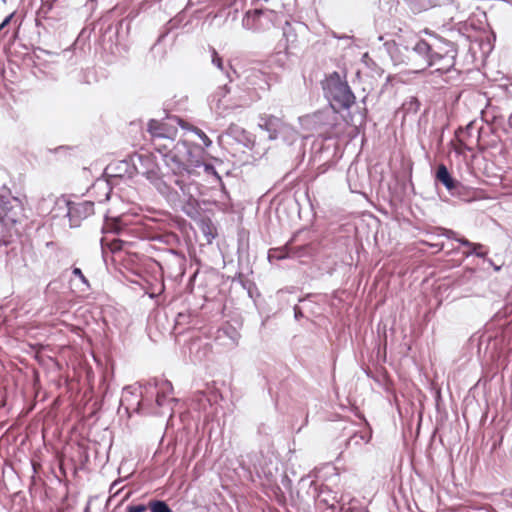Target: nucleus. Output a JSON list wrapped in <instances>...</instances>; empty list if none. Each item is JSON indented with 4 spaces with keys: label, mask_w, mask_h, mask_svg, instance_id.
Returning <instances> with one entry per match:
<instances>
[{
    "label": "nucleus",
    "mask_w": 512,
    "mask_h": 512,
    "mask_svg": "<svg viewBox=\"0 0 512 512\" xmlns=\"http://www.w3.org/2000/svg\"><path fill=\"white\" fill-rule=\"evenodd\" d=\"M424 34L426 38L414 37L405 43L385 41V50L396 66L404 65L413 71L435 67L437 72H449L456 63V44L428 30Z\"/></svg>",
    "instance_id": "obj_1"
},
{
    "label": "nucleus",
    "mask_w": 512,
    "mask_h": 512,
    "mask_svg": "<svg viewBox=\"0 0 512 512\" xmlns=\"http://www.w3.org/2000/svg\"><path fill=\"white\" fill-rule=\"evenodd\" d=\"M195 151L186 141H179L168 153L162 155V160L174 177L173 183L181 191L182 210L192 219L200 215L199 203L196 198L198 187L192 179L197 174L196 168L201 165Z\"/></svg>",
    "instance_id": "obj_2"
},
{
    "label": "nucleus",
    "mask_w": 512,
    "mask_h": 512,
    "mask_svg": "<svg viewBox=\"0 0 512 512\" xmlns=\"http://www.w3.org/2000/svg\"><path fill=\"white\" fill-rule=\"evenodd\" d=\"M324 95L334 111L348 110L355 103V95L347 81L333 72L322 83Z\"/></svg>",
    "instance_id": "obj_3"
},
{
    "label": "nucleus",
    "mask_w": 512,
    "mask_h": 512,
    "mask_svg": "<svg viewBox=\"0 0 512 512\" xmlns=\"http://www.w3.org/2000/svg\"><path fill=\"white\" fill-rule=\"evenodd\" d=\"M131 162L138 174L145 176L150 182H159L163 176L157 157L151 153H135Z\"/></svg>",
    "instance_id": "obj_4"
},
{
    "label": "nucleus",
    "mask_w": 512,
    "mask_h": 512,
    "mask_svg": "<svg viewBox=\"0 0 512 512\" xmlns=\"http://www.w3.org/2000/svg\"><path fill=\"white\" fill-rule=\"evenodd\" d=\"M58 206L65 213L69 219L70 227H77L82 219L94 213V203L91 201H83L80 203H73L67 199H61Z\"/></svg>",
    "instance_id": "obj_5"
},
{
    "label": "nucleus",
    "mask_w": 512,
    "mask_h": 512,
    "mask_svg": "<svg viewBox=\"0 0 512 512\" xmlns=\"http://www.w3.org/2000/svg\"><path fill=\"white\" fill-rule=\"evenodd\" d=\"M258 126L268 133L269 140L278 139V132L285 129L281 118L267 114L260 115Z\"/></svg>",
    "instance_id": "obj_6"
},
{
    "label": "nucleus",
    "mask_w": 512,
    "mask_h": 512,
    "mask_svg": "<svg viewBox=\"0 0 512 512\" xmlns=\"http://www.w3.org/2000/svg\"><path fill=\"white\" fill-rule=\"evenodd\" d=\"M435 178L445 186L451 195L459 194L462 185L458 180L452 177L444 164H440L437 167Z\"/></svg>",
    "instance_id": "obj_7"
},
{
    "label": "nucleus",
    "mask_w": 512,
    "mask_h": 512,
    "mask_svg": "<svg viewBox=\"0 0 512 512\" xmlns=\"http://www.w3.org/2000/svg\"><path fill=\"white\" fill-rule=\"evenodd\" d=\"M264 17L266 13L262 9L249 10L242 19V26L247 30L259 32L264 28Z\"/></svg>",
    "instance_id": "obj_8"
},
{
    "label": "nucleus",
    "mask_w": 512,
    "mask_h": 512,
    "mask_svg": "<svg viewBox=\"0 0 512 512\" xmlns=\"http://www.w3.org/2000/svg\"><path fill=\"white\" fill-rule=\"evenodd\" d=\"M171 129L175 132L174 125L155 119H151L148 123V131L153 138H170Z\"/></svg>",
    "instance_id": "obj_9"
},
{
    "label": "nucleus",
    "mask_w": 512,
    "mask_h": 512,
    "mask_svg": "<svg viewBox=\"0 0 512 512\" xmlns=\"http://www.w3.org/2000/svg\"><path fill=\"white\" fill-rule=\"evenodd\" d=\"M61 199H65L64 197H54L53 195H50L47 199H43L42 202L39 205V209L42 213L48 212L51 214L52 218L57 217H66L65 213L62 211V209L58 206V202Z\"/></svg>",
    "instance_id": "obj_10"
},
{
    "label": "nucleus",
    "mask_w": 512,
    "mask_h": 512,
    "mask_svg": "<svg viewBox=\"0 0 512 512\" xmlns=\"http://www.w3.org/2000/svg\"><path fill=\"white\" fill-rule=\"evenodd\" d=\"M317 504L319 506H326L331 512H334L338 504L337 494L330 489L322 488L317 497Z\"/></svg>",
    "instance_id": "obj_11"
},
{
    "label": "nucleus",
    "mask_w": 512,
    "mask_h": 512,
    "mask_svg": "<svg viewBox=\"0 0 512 512\" xmlns=\"http://www.w3.org/2000/svg\"><path fill=\"white\" fill-rule=\"evenodd\" d=\"M457 242H459L461 245H463V246H465L467 248H472V252H463V255L465 257H469L471 255H475V256H477L479 258H484L485 259V256L488 253V250L485 249L484 245H482L480 243H473V242L469 241L466 238L457 239Z\"/></svg>",
    "instance_id": "obj_12"
},
{
    "label": "nucleus",
    "mask_w": 512,
    "mask_h": 512,
    "mask_svg": "<svg viewBox=\"0 0 512 512\" xmlns=\"http://www.w3.org/2000/svg\"><path fill=\"white\" fill-rule=\"evenodd\" d=\"M298 252L294 251L289 245L279 248H272L268 252V259L270 262L273 260H283L292 256H298Z\"/></svg>",
    "instance_id": "obj_13"
},
{
    "label": "nucleus",
    "mask_w": 512,
    "mask_h": 512,
    "mask_svg": "<svg viewBox=\"0 0 512 512\" xmlns=\"http://www.w3.org/2000/svg\"><path fill=\"white\" fill-rule=\"evenodd\" d=\"M420 108V102L415 96H409L405 101L402 103L399 113H403V117H406L408 115H415Z\"/></svg>",
    "instance_id": "obj_14"
},
{
    "label": "nucleus",
    "mask_w": 512,
    "mask_h": 512,
    "mask_svg": "<svg viewBox=\"0 0 512 512\" xmlns=\"http://www.w3.org/2000/svg\"><path fill=\"white\" fill-rule=\"evenodd\" d=\"M284 128L278 132V138H281L284 142L293 143L297 138L296 130L289 124L284 122Z\"/></svg>",
    "instance_id": "obj_15"
},
{
    "label": "nucleus",
    "mask_w": 512,
    "mask_h": 512,
    "mask_svg": "<svg viewBox=\"0 0 512 512\" xmlns=\"http://www.w3.org/2000/svg\"><path fill=\"white\" fill-rule=\"evenodd\" d=\"M229 92V89L227 86L219 87L218 90L211 96L210 101L211 103H216V107L218 109L223 106V110L227 109L228 106L223 103V98L226 96V94Z\"/></svg>",
    "instance_id": "obj_16"
},
{
    "label": "nucleus",
    "mask_w": 512,
    "mask_h": 512,
    "mask_svg": "<svg viewBox=\"0 0 512 512\" xmlns=\"http://www.w3.org/2000/svg\"><path fill=\"white\" fill-rule=\"evenodd\" d=\"M186 143H187V144H188L192 149H195V150L197 149V151H195V155L198 157V159L200 160V163H201V165H200V166H198V167L196 168V173H197V174H196L195 176H198V175H199L198 169H199V168H203V169H204V171H205L207 174H213V175L217 176V178H218V179H220V176H218V174H217V172H216V170H215L214 166H213V165H211V164L204 163V162L201 160V158H200V154H201V150H200V148H199L198 146H193V145H191V144H190V143H188V142H186Z\"/></svg>",
    "instance_id": "obj_17"
},
{
    "label": "nucleus",
    "mask_w": 512,
    "mask_h": 512,
    "mask_svg": "<svg viewBox=\"0 0 512 512\" xmlns=\"http://www.w3.org/2000/svg\"><path fill=\"white\" fill-rule=\"evenodd\" d=\"M221 331L225 336L229 338L230 344L232 346L238 345L241 335L236 328H234L233 326H227L223 328Z\"/></svg>",
    "instance_id": "obj_18"
},
{
    "label": "nucleus",
    "mask_w": 512,
    "mask_h": 512,
    "mask_svg": "<svg viewBox=\"0 0 512 512\" xmlns=\"http://www.w3.org/2000/svg\"><path fill=\"white\" fill-rule=\"evenodd\" d=\"M151 512H173L169 505L163 500H151L148 503Z\"/></svg>",
    "instance_id": "obj_19"
},
{
    "label": "nucleus",
    "mask_w": 512,
    "mask_h": 512,
    "mask_svg": "<svg viewBox=\"0 0 512 512\" xmlns=\"http://www.w3.org/2000/svg\"><path fill=\"white\" fill-rule=\"evenodd\" d=\"M407 3L414 13H420L430 8L427 0H407Z\"/></svg>",
    "instance_id": "obj_20"
},
{
    "label": "nucleus",
    "mask_w": 512,
    "mask_h": 512,
    "mask_svg": "<svg viewBox=\"0 0 512 512\" xmlns=\"http://www.w3.org/2000/svg\"><path fill=\"white\" fill-rule=\"evenodd\" d=\"M94 187L98 190V191H101L103 192L104 194V198L99 200L100 202L102 201H106V200H109L110 198V193H111V186L109 184L108 181H105V180H98Z\"/></svg>",
    "instance_id": "obj_21"
},
{
    "label": "nucleus",
    "mask_w": 512,
    "mask_h": 512,
    "mask_svg": "<svg viewBox=\"0 0 512 512\" xmlns=\"http://www.w3.org/2000/svg\"><path fill=\"white\" fill-rule=\"evenodd\" d=\"M15 250L14 243L11 240L0 239V256L9 255Z\"/></svg>",
    "instance_id": "obj_22"
},
{
    "label": "nucleus",
    "mask_w": 512,
    "mask_h": 512,
    "mask_svg": "<svg viewBox=\"0 0 512 512\" xmlns=\"http://www.w3.org/2000/svg\"><path fill=\"white\" fill-rule=\"evenodd\" d=\"M106 228L113 233L119 234L122 230L121 221L116 218L106 222Z\"/></svg>",
    "instance_id": "obj_23"
},
{
    "label": "nucleus",
    "mask_w": 512,
    "mask_h": 512,
    "mask_svg": "<svg viewBox=\"0 0 512 512\" xmlns=\"http://www.w3.org/2000/svg\"><path fill=\"white\" fill-rule=\"evenodd\" d=\"M228 134L238 138L239 136H243L246 139V132L243 128L238 125L232 124L228 128Z\"/></svg>",
    "instance_id": "obj_24"
},
{
    "label": "nucleus",
    "mask_w": 512,
    "mask_h": 512,
    "mask_svg": "<svg viewBox=\"0 0 512 512\" xmlns=\"http://www.w3.org/2000/svg\"><path fill=\"white\" fill-rule=\"evenodd\" d=\"M195 133L197 136L202 140L205 147H209L212 144V141L209 139V137L200 129L196 128Z\"/></svg>",
    "instance_id": "obj_25"
},
{
    "label": "nucleus",
    "mask_w": 512,
    "mask_h": 512,
    "mask_svg": "<svg viewBox=\"0 0 512 512\" xmlns=\"http://www.w3.org/2000/svg\"><path fill=\"white\" fill-rule=\"evenodd\" d=\"M147 508H148V505L146 506L144 504H133V505L127 506L126 512H144V511H146Z\"/></svg>",
    "instance_id": "obj_26"
},
{
    "label": "nucleus",
    "mask_w": 512,
    "mask_h": 512,
    "mask_svg": "<svg viewBox=\"0 0 512 512\" xmlns=\"http://www.w3.org/2000/svg\"><path fill=\"white\" fill-rule=\"evenodd\" d=\"M212 63L220 70H223L222 58L218 55L215 49L212 52Z\"/></svg>",
    "instance_id": "obj_27"
},
{
    "label": "nucleus",
    "mask_w": 512,
    "mask_h": 512,
    "mask_svg": "<svg viewBox=\"0 0 512 512\" xmlns=\"http://www.w3.org/2000/svg\"><path fill=\"white\" fill-rule=\"evenodd\" d=\"M72 274L80 279V281L85 284L87 287H89V282L87 278L84 276L80 268L74 267L72 269Z\"/></svg>",
    "instance_id": "obj_28"
},
{
    "label": "nucleus",
    "mask_w": 512,
    "mask_h": 512,
    "mask_svg": "<svg viewBox=\"0 0 512 512\" xmlns=\"http://www.w3.org/2000/svg\"><path fill=\"white\" fill-rule=\"evenodd\" d=\"M441 231H442V235L445 236L448 239H454V240L457 241V239H461L462 238V237H457L456 232L451 230V229L441 228Z\"/></svg>",
    "instance_id": "obj_29"
},
{
    "label": "nucleus",
    "mask_w": 512,
    "mask_h": 512,
    "mask_svg": "<svg viewBox=\"0 0 512 512\" xmlns=\"http://www.w3.org/2000/svg\"><path fill=\"white\" fill-rule=\"evenodd\" d=\"M160 389V392H164L165 394L171 393L173 391L172 383L168 380H164L161 382Z\"/></svg>",
    "instance_id": "obj_30"
},
{
    "label": "nucleus",
    "mask_w": 512,
    "mask_h": 512,
    "mask_svg": "<svg viewBox=\"0 0 512 512\" xmlns=\"http://www.w3.org/2000/svg\"><path fill=\"white\" fill-rule=\"evenodd\" d=\"M166 394L164 392H158L156 397V403L159 407L165 404Z\"/></svg>",
    "instance_id": "obj_31"
},
{
    "label": "nucleus",
    "mask_w": 512,
    "mask_h": 512,
    "mask_svg": "<svg viewBox=\"0 0 512 512\" xmlns=\"http://www.w3.org/2000/svg\"><path fill=\"white\" fill-rule=\"evenodd\" d=\"M429 7L440 6L449 2V0H427Z\"/></svg>",
    "instance_id": "obj_32"
},
{
    "label": "nucleus",
    "mask_w": 512,
    "mask_h": 512,
    "mask_svg": "<svg viewBox=\"0 0 512 512\" xmlns=\"http://www.w3.org/2000/svg\"><path fill=\"white\" fill-rule=\"evenodd\" d=\"M13 13H11L10 15H8L7 17L4 18V20L1 22L0 24V31L2 29H4L11 21L12 17H13Z\"/></svg>",
    "instance_id": "obj_33"
},
{
    "label": "nucleus",
    "mask_w": 512,
    "mask_h": 512,
    "mask_svg": "<svg viewBox=\"0 0 512 512\" xmlns=\"http://www.w3.org/2000/svg\"><path fill=\"white\" fill-rule=\"evenodd\" d=\"M52 6H53V3L52 1L50 0H47V1H42V7H41V10H44L45 9V12L49 11L52 9Z\"/></svg>",
    "instance_id": "obj_34"
},
{
    "label": "nucleus",
    "mask_w": 512,
    "mask_h": 512,
    "mask_svg": "<svg viewBox=\"0 0 512 512\" xmlns=\"http://www.w3.org/2000/svg\"><path fill=\"white\" fill-rule=\"evenodd\" d=\"M293 310H294V317L296 320H299L300 318L303 317V312L300 307L294 306Z\"/></svg>",
    "instance_id": "obj_35"
},
{
    "label": "nucleus",
    "mask_w": 512,
    "mask_h": 512,
    "mask_svg": "<svg viewBox=\"0 0 512 512\" xmlns=\"http://www.w3.org/2000/svg\"><path fill=\"white\" fill-rule=\"evenodd\" d=\"M357 438H360V439H361L362 441H364V442H368V440H367V439H365L363 435L358 436V435H356V434H355L354 436H352V437L349 439L348 444H350L352 441H355V443H356V444H358Z\"/></svg>",
    "instance_id": "obj_36"
},
{
    "label": "nucleus",
    "mask_w": 512,
    "mask_h": 512,
    "mask_svg": "<svg viewBox=\"0 0 512 512\" xmlns=\"http://www.w3.org/2000/svg\"><path fill=\"white\" fill-rule=\"evenodd\" d=\"M485 261H486L490 266H492V267H493V269H494L496 272H498V271H500V270H501V265H496V264H494V263H493V261H492L491 259H485Z\"/></svg>",
    "instance_id": "obj_37"
},
{
    "label": "nucleus",
    "mask_w": 512,
    "mask_h": 512,
    "mask_svg": "<svg viewBox=\"0 0 512 512\" xmlns=\"http://www.w3.org/2000/svg\"><path fill=\"white\" fill-rule=\"evenodd\" d=\"M187 318V316L183 313H179L176 318V324H180L182 321H184Z\"/></svg>",
    "instance_id": "obj_38"
},
{
    "label": "nucleus",
    "mask_w": 512,
    "mask_h": 512,
    "mask_svg": "<svg viewBox=\"0 0 512 512\" xmlns=\"http://www.w3.org/2000/svg\"><path fill=\"white\" fill-rule=\"evenodd\" d=\"M168 120H169V121H172V122H175V123H177V124H179V125H181V126L183 125V120H182V119H180V118H179V117H177V116H175V117H173V118H168Z\"/></svg>",
    "instance_id": "obj_39"
},
{
    "label": "nucleus",
    "mask_w": 512,
    "mask_h": 512,
    "mask_svg": "<svg viewBox=\"0 0 512 512\" xmlns=\"http://www.w3.org/2000/svg\"><path fill=\"white\" fill-rule=\"evenodd\" d=\"M54 245H55V243L52 241L46 243V247H48V248L53 247Z\"/></svg>",
    "instance_id": "obj_40"
},
{
    "label": "nucleus",
    "mask_w": 512,
    "mask_h": 512,
    "mask_svg": "<svg viewBox=\"0 0 512 512\" xmlns=\"http://www.w3.org/2000/svg\"><path fill=\"white\" fill-rule=\"evenodd\" d=\"M509 124L512 127V117H510V119H509Z\"/></svg>",
    "instance_id": "obj_41"
},
{
    "label": "nucleus",
    "mask_w": 512,
    "mask_h": 512,
    "mask_svg": "<svg viewBox=\"0 0 512 512\" xmlns=\"http://www.w3.org/2000/svg\"><path fill=\"white\" fill-rule=\"evenodd\" d=\"M379 40L383 41L384 40V36H379Z\"/></svg>",
    "instance_id": "obj_42"
},
{
    "label": "nucleus",
    "mask_w": 512,
    "mask_h": 512,
    "mask_svg": "<svg viewBox=\"0 0 512 512\" xmlns=\"http://www.w3.org/2000/svg\"><path fill=\"white\" fill-rule=\"evenodd\" d=\"M171 401H172V402H177L178 400H177V399H175V398H172V399H171Z\"/></svg>",
    "instance_id": "obj_43"
},
{
    "label": "nucleus",
    "mask_w": 512,
    "mask_h": 512,
    "mask_svg": "<svg viewBox=\"0 0 512 512\" xmlns=\"http://www.w3.org/2000/svg\"><path fill=\"white\" fill-rule=\"evenodd\" d=\"M466 252H472V248H468Z\"/></svg>",
    "instance_id": "obj_44"
},
{
    "label": "nucleus",
    "mask_w": 512,
    "mask_h": 512,
    "mask_svg": "<svg viewBox=\"0 0 512 512\" xmlns=\"http://www.w3.org/2000/svg\"><path fill=\"white\" fill-rule=\"evenodd\" d=\"M3 2H6V0H2Z\"/></svg>",
    "instance_id": "obj_45"
}]
</instances>
